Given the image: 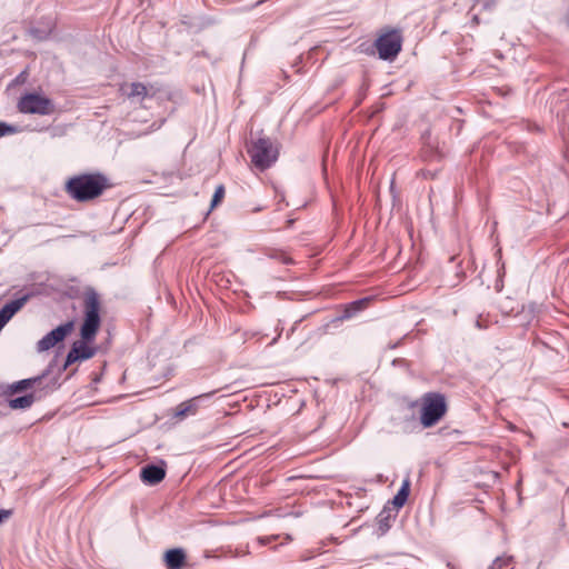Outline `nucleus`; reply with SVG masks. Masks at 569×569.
Listing matches in <instances>:
<instances>
[{"label":"nucleus","mask_w":569,"mask_h":569,"mask_svg":"<svg viewBox=\"0 0 569 569\" xmlns=\"http://www.w3.org/2000/svg\"><path fill=\"white\" fill-rule=\"evenodd\" d=\"M110 187L101 173H86L71 177L66 182V192L78 202H88L100 197Z\"/></svg>","instance_id":"f257e3e1"},{"label":"nucleus","mask_w":569,"mask_h":569,"mask_svg":"<svg viewBox=\"0 0 569 569\" xmlns=\"http://www.w3.org/2000/svg\"><path fill=\"white\" fill-rule=\"evenodd\" d=\"M100 301L96 292H90L84 299V320L80 329L81 338L92 341L100 327Z\"/></svg>","instance_id":"f03ea898"},{"label":"nucleus","mask_w":569,"mask_h":569,"mask_svg":"<svg viewBox=\"0 0 569 569\" xmlns=\"http://www.w3.org/2000/svg\"><path fill=\"white\" fill-rule=\"evenodd\" d=\"M447 406L442 395L427 393L422 399L421 423L425 428L435 426L446 413Z\"/></svg>","instance_id":"7ed1b4c3"},{"label":"nucleus","mask_w":569,"mask_h":569,"mask_svg":"<svg viewBox=\"0 0 569 569\" xmlns=\"http://www.w3.org/2000/svg\"><path fill=\"white\" fill-rule=\"evenodd\" d=\"M247 152L251 163L261 171L269 168L279 154L276 144H249Z\"/></svg>","instance_id":"20e7f679"},{"label":"nucleus","mask_w":569,"mask_h":569,"mask_svg":"<svg viewBox=\"0 0 569 569\" xmlns=\"http://www.w3.org/2000/svg\"><path fill=\"white\" fill-rule=\"evenodd\" d=\"M376 48L382 60L395 59L401 50V36L398 31L392 30L381 34L376 40Z\"/></svg>","instance_id":"39448f33"},{"label":"nucleus","mask_w":569,"mask_h":569,"mask_svg":"<svg viewBox=\"0 0 569 569\" xmlns=\"http://www.w3.org/2000/svg\"><path fill=\"white\" fill-rule=\"evenodd\" d=\"M18 109L22 113L49 114L52 111V103L38 93H28L20 98Z\"/></svg>","instance_id":"423d86ee"},{"label":"nucleus","mask_w":569,"mask_h":569,"mask_svg":"<svg viewBox=\"0 0 569 569\" xmlns=\"http://www.w3.org/2000/svg\"><path fill=\"white\" fill-rule=\"evenodd\" d=\"M73 329V322L68 321L63 325L58 326L56 329L48 332L37 343V350L39 352L48 351L53 348L57 343L62 341Z\"/></svg>","instance_id":"0eeeda50"},{"label":"nucleus","mask_w":569,"mask_h":569,"mask_svg":"<svg viewBox=\"0 0 569 569\" xmlns=\"http://www.w3.org/2000/svg\"><path fill=\"white\" fill-rule=\"evenodd\" d=\"M87 341H76L67 355L64 367L72 365L78 360H87L94 356V349L89 347Z\"/></svg>","instance_id":"6e6552de"},{"label":"nucleus","mask_w":569,"mask_h":569,"mask_svg":"<svg viewBox=\"0 0 569 569\" xmlns=\"http://www.w3.org/2000/svg\"><path fill=\"white\" fill-rule=\"evenodd\" d=\"M119 92L131 101H142L149 96L147 86L141 82H124L120 86Z\"/></svg>","instance_id":"1a4fd4ad"},{"label":"nucleus","mask_w":569,"mask_h":569,"mask_svg":"<svg viewBox=\"0 0 569 569\" xmlns=\"http://www.w3.org/2000/svg\"><path fill=\"white\" fill-rule=\"evenodd\" d=\"M214 392H207L200 396L193 397L187 401L181 402L177 409L174 417L176 418H184L188 415H194L199 408V403L204 398H210Z\"/></svg>","instance_id":"9d476101"},{"label":"nucleus","mask_w":569,"mask_h":569,"mask_svg":"<svg viewBox=\"0 0 569 569\" xmlns=\"http://www.w3.org/2000/svg\"><path fill=\"white\" fill-rule=\"evenodd\" d=\"M27 300L28 296H23L19 299L6 303L0 309V331L7 325V322L24 306Z\"/></svg>","instance_id":"9b49d317"},{"label":"nucleus","mask_w":569,"mask_h":569,"mask_svg":"<svg viewBox=\"0 0 569 569\" xmlns=\"http://www.w3.org/2000/svg\"><path fill=\"white\" fill-rule=\"evenodd\" d=\"M166 476V470L156 465H148L141 469L140 477L144 483L157 485Z\"/></svg>","instance_id":"f8f14e48"},{"label":"nucleus","mask_w":569,"mask_h":569,"mask_svg":"<svg viewBox=\"0 0 569 569\" xmlns=\"http://www.w3.org/2000/svg\"><path fill=\"white\" fill-rule=\"evenodd\" d=\"M186 561V553L182 549H170L164 553V563L168 569H181Z\"/></svg>","instance_id":"ddd939ff"},{"label":"nucleus","mask_w":569,"mask_h":569,"mask_svg":"<svg viewBox=\"0 0 569 569\" xmlns=\"http://www.w3.org/2000/svg\"><path fill=\"white\" fill-rule=\"evenodd\" d=\"M34 396L32 393L17 397L9 400V407L11 409H27L34 402Z\"/></svg>","instance_id":"4468645a"},{"label":"nucleus","mask_w":569,"mask_h":569,"mask_svg":"<svg viewBox=\"0 0 569 569\" xmlns=\"http://www.w3.org/2000/svg\"><path fill=\"white\" fill-rule=\"evenodd\" d=\"M410 485L408 480H405L401 488L399 489L398 493L393 497L392 503L397 508H401L405 502L407 501V498L409 496Z\"/></svg>","instance_id":"2eb2a0df"},{"label":"nucleus","mask_w":569,"mask_h":569,"mask_svg":"<svg viewBox=\"0 0 569 569\" xmlns=\"http://www.w3.org/2000/svg\"><path fill=\"white\" fill-rule=\"evenodd\" d=\"M513 558L511 556L497 557L488 569H512Z\"/></svg>","instance_id":"dca6fc26"},{"label":"nucleus","mask_w":569,"mask_h":569,"mask_svg":"<svg viewBox=\"0 0 569 569\" xmlns=\"http://www.w3.org/2000/svg\"><path fill=\"white\" fill-rule=\"evenodd\" d=\"M37 380L38 379H23V380H20L18 382L12 383L10 386V390L12 392H19V391L26 390L28 388H31Z\"/></svg>","instance_id":"f3484780"},{"label":"nucleus","mask_w":569,"mask_h":569,"mask_svg":"<svg viewBox=\"0 0 569 569\" xmlns=\"http://www.w3.org/2000/svg\"><path fill=\"white\" fill-rule=\"evenodd\" d=\"M224 197V187L222 184L218 186L216 188V191L213 193L212 200H211V208H214L218 203L221 202V200Z\"/></svg>","instance_id":"a211bd4d"},{"label":"nucleus","mask_w":569,"mask_h":569,"mask_svg":"<svg viewBox=\"0 0 569 569\" xmlns=\"http://www.w3.org/2000/svg\"><path fill=\"white\" fill-rule=\"evenodd\" d=\"M18 131V128L16 126L7 124L6 122H0V138L12 134Z\"/></svg>","instance_id":"6ab92c4d"},{"label":"nucleus","mask_w":569,"mask_h":569,"mask_svg":"<svg viewBox=\"0 0 569 569\" xmlns=\"http://www.w3.org/2000/svg\"><path fill=\"white\" fill-rule=\"evenodd\" d=\"M380 529L385 532L388 529L387 517L383 518V512L379 515Z\"/></svg>","instance_id":"aec40b11"},{"label":"nucleus","mask_w":569,"mask_h":569,"mask_svg":"<svg viewBox=\"0 0 569 569\" xmlns=\"http://www.w3.org/2000/svg\"><path fill=\"white\" fill-rule=\"evenodd\" d=\"M11 511L9 510H0V525L10 517Z\"/></svg>","instance_id":"412c9836"},{"label":"nucleus","mask_w":569,"mask_h":569,"mask_svg":"<svg viewBox=\"0 0 569 569\" xmlns=\"http://www.w3.org/2000/svg\"><path fill=\"white\" fill-rule=\"evenodd\" d=\"M476 326H477V328H479V329H483V328H487V327H488V326H487V323L482 322L481 317H479V318L477 319V321H476Z\"/></svg>","instance_id":"4be33fe9"},{"label":"nucleus","mask_w":569,"mask_h":569,"mask_svg":"<svg viewBox=\"0 0 569 569\" xmlns=\"http://www.w3.org/2000/svg\"><path fill=\"white\" fill-rule=\"evenodd\" d=\"M363 303H365V301L360 300V301L353 302L352 306L356 307L357 309H360Z\"/></svg>","instance_id":"5701e85b"},{"label":"nucleus","mask_w":569,"mask_h":569,"mask_svg":"<svg viewBox=\"0 0 569 569\" xmlns=\"http://www.w3.org/2000/svg\"><path fill=\"white\" fill-rule=\"evenodd\" d=\"M528 307H529L530 311H532V312H533V311H535V309H536V305H535V303H530Z\"/></svg>","instance_id":"b1692460"}]
</instances>
